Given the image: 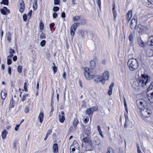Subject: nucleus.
<instances>
[{
	"label": "nucleus",
	"instance_id": "f257e3e1",
	"mask_svg": "<svg viewBox=\"0 0 153 153\" xmlns=\"http://www.w3.org/2000/svg\"><path fill=\"white\" fill-rule=\"evenodd\" d=\"M150 81V77L146 74H142L137 80L138 85L144 87Z\"/></svg>",
	"mask_w": 153,
	"mask_h": 153
},
{
	"label": "nucleus",
	"instance_id": "f03ea898",
	"mask_svg": "<svg viewBox=\"0 0 153 153\" xmlns=\"http://www.w3.org/2000/svg\"><path fill=\"white\" fill-rule=\"evenodd\" d=\"M128 65L129 70L132 71L136 70L138 68V62L137 60L132 58L130 59L128 62Z\"/></svg>",
	"mask_w": 153,
	"mask_h": 153
},
{
	"label": "nucleus",
	"instance_id": "7ed1b4c3",
	"mask_svg": "<svg viewBox=\"0 0 153 153\" xmlns=\"http://www.w3.org/2000/svg\"><path fill=\"white\" fill-rule=\"evenodd\" d=\"M84 75L86 78L88 80H90L96 76V75L94 74L93 70L92 68H89L88 67L85 68Z\"/></svg>",
	"mask_w": 153,
	"mask_h": 153
},
{
	"label": "nucleus",
	"instance_id": "20e7f679",
	"mask_svg": "<svg viewBox=\"0 0 153 153\" xmlns=\"http://www.w3.org/2000/svg\"><path fill=\"white\" fill-rule=\"evenodd\" d=\"M109 76V74L108 71H105L103 74L102 76H99L97 78L98 80L101 82L102 83H104L105 80H107L108 79Z\"/></svg>",
	"mask_w": 153,
	"mask_h": 153
},
{
	"label": "nucleus",
	"instance_id": "39448f33",
	"mask_svg": "<svg viewBox=\"0 0 153 153\" xmlns=\"http://www.w3.org/2000/svg\"><path fill=\"white\" fill-rule=\"evenodd\" d=\"M140 113L142 115L145 117H148L150 116L151 114V111L144 108L143 109L140 110Z\"/></svg>",
	"mask_w": 153,
	"mask_h": 153
},
{
	"label": "nucleus",
	"instance_id": "423d86ee",
	"mask_svg": "<svg viewBox=\"0 0 153 153\" xmlns=\"http://www.w3.org/2000/svg\"><path fill=\"white\" fill-rule=\"evenodd\" d=\"M138 107L140 110L143 109L144 108V103L145 102L144 100L142 99H139L137 100L136 102Z\"/></svg>",
	"mask_w": 153,
	"mask_h": 153
},
{
	"label": "nucleus",
	"instance_id": "0eeeda50",
	"mask_svg": "<svg viewBox=\"0 0 153 153\" xmlns=\"http://www.w3.org/2000/svg\"><path fill=\"white\" fill-rule=\"evenodd\" d=\"M138 32L139 33H141L143 32L146 29V27L140 24H138L136 27Z\"/></svg>",
	"mask_w": 153,
	"mask_h": 153
},
{
	"label": "nucleus",
	"instance_id": "6e6552de",
	"mask_svg": "<svg viewBox=\"0 0 153 153\" xmlns=\"http://www.w3.org/2000/svg\"><path fill=\"white\" fill-rule=\"evenodd\" d=\"M58 117L60 122L62 123H63L65 120L64 112L61 111V113H59Z\"/></svg>",
	"mask_w": 153,
	"mask_h": 153
},
{
	"label": "nucleus",
	"instance_id": "1a4fd4ad",
	"mask_svg": "<svg viewBox=\"0 0 153 153\" xmlns=\"http://www.w3.org/2000/svg\"><path fill=\"white\" fill-rule=\"evenodd\" d=\"M79 145L77 142L76 141L73 142V143L71 146L70 149L72 150H75V149H79Z\"/></svg>",
	"mask_w": 153,
	"mask_h": 153
},
{
	"label": "nucleus",
	"instance_id": "9d476101",
	"mask_svg": "<svg viewBox=\"0 0 153 153\" xmlns=\"http://www.w3.org/2000/svg\"><path fill=\"white\" fill-rule=\"evenodd\" d=\"M1 12L2 14L6 15L10 13V10L7 7H4L3 9H1Z\"/></svg>",
	"mask_w": 153,
	"mask_h": 153
},
{
	"label": "nucleus",
	"instance_id": "9b49d317",
	"mask_svg": "<svg viewBox=\"0 0 153 153\" xmlns=\"http://www.w3.org/2000/svg\"><path fill=\"white\" fill-rule=\"evenodd\" d=\"M86 149L88 150L91 151L93 150L94 147L92 144L91 141L89 143H87L85 145Z\"/></svg>",
	"mask_w": 153,
	"mask_h": 153
},
{
	"label": "nucleus",
	"instance_id": "f8f14e48",
	"mask_svg": "<svg viewBox=\"0 0 153 153\" xmlns=\"http://www.w3.org/2000/svg\"><path fill=\"white\" fill-rule=\"evenodd\" d=\"M101 142V140L100 138L97 137H95L93 141V143L95 146H98L100 144Z\"/></svg>",
	"mask_w": 153,
	"mask_h": 153
},
{
	"label": "nucleus",
	"instance_id": "ddd939ff",
	"mask_svg": "<svg viewBox=\"0 0 153 153\" xmlns=\"http://www.w3.org/2000/svg\"><path fill=\"white\" fill-rule=\"evenodd\" d=\"M146 55L148 57H152L153 56V50L151 49H147L146 52Z\"/></svg>",
	"mask_w": 153,
	"mask_h": 153
},
{
	"label": "nucleus",
	"instance_id": "4468645a",
	"mask_svg": "<svg viewBox=\"0 0 153 153\" xmlns=\"http://www.w3.org/2000/svg\"><path fill=\"white\" fill-rule=\"evenodd\" d=\"M52 149L53 153H58V146L57 143H54L53 144Z\"/></svg>",
	"mask_w": 153,
	"mask_h": 153
},
{
	"label": "nucleus",
	"instance_id": "2eb2a0df",
	"mask_svg": "<svg viewBox=\"0 0 153 153\" xmlns=\"http://www.w3.org/2000/svg\"><path fill=\"white\" fill-rule=\"evenodd\" d=\"M1 96L2 100H5L7 97V92L5 89L1 91Z\"/></svg>",
	"mask_w": 153,
	"mask_h": 153
},
{
	"label": "nucleus",
	"instance_id": "dca6fc26",
	"mask_svg": "<svg viewBox=\"0 0 153 153\" xmlns=\"http://www.w3.org/2000/svg\"><path fill=\"white\" fill-rule=\"evenodd\" d=\"M132 16V11L131 10H129L126 15V19L128 22L131 19Z\"/></svg>",
	"mask_w": 153,
	"mask_h": 153
},
{
	"label": "nucleus",
	"instance_id": "f3484780",
	"mask_svg": "<svg viewBox=\"0 0 153 153\" xmlns=\"http://www.w3.org/2000/svg\"><path fill=\"white\" fill-rule=\"evenodd\" d=\"M84 130L85 131V132L87 134V135L90 134L91 128L89 126L86 125L85 126Z\"/></svg>",
	"mask_w": 153,
	"mask_h": 153
},
{
	"label": "nucleus",
	"instance_id": "a211bd4d",
	"mask_svg": "<svg viewBox=\"0 0 153 153\" xmlns=\"http://www.w3.org/2000/svg\"><path fill=\"white\" fill-rule=\"evenodd\" d=\"M44 114L43 112H40L38 118L39 120V122L40 123H42L43 121L44 117Z\"/></svg>",
	"mask_w": 153,
	"mask_h": 153
},
{
	"label": "nucleus",
	"instance_id": "6ab92c4d",
	"mask_svg": "<svg viewBox=\"0 0 153 153\" xmlns=\"http://www.w3.org/2000/svg\"><path fill=\"white\" fill-rule=\"evenodd\" d=\"M20 8L19 9V11L21 13H23L25 9V4L24 1H23L22 3L20 4Z\"/></svg>",
	"mask_w": 153,
	"mask_h": 153
},
{
	"label": "nucleus",
	"instance_id": "aec40b11",
	"mask_svg": "<svg viewBox=\"0 0 153 153\" xmlns=\"http://www.w3.org/2000/svg\"><path fill=\"white\" fill-rule=\"evenodd\" d=\"M138 42L139 45L142 47H144L146 45V43L143 42L140 37L138 38Z\"/></svg>",
	"mask_w": 153,
	"mask_h": 153
},
{
	"label": "nucleus",
	"instance_id": "412c9836",
	"mask_svg": "<svg viewBox=\"0 0 153 153\" xmlns=\"http://www.w3.org/2000/svg\"><path fill=\"white\" fill-rule=\"evenodd\" d=\"M114 84L113 82L110 84L109 87V89L108 91V94L109 95H111L112 94V88Z\"/></svg>",
	"mask_w": 153,
	"mask_h": 153
},
{
	"label": "nucleus",
	"instance_id": "4be33fe9",
	"mask_svg": "<svg viewBox=\"0 0 153 153\" xmlns=\"http://www.w3.org/2000/svg\"><path fill=\"white\" fill-rule=\"evenodd\" d=\"M115 4L114 3H113V15L114 16V19H115L117 15V13H116V10L115 9Z\"/></svg>",
	"mask_w": 153,
	"mask_h": 153
},
{
	"label": "nucleus",
	"instance_id": "5701e85b",
	"mask_svg": "<svg viewBox=\"0 0 153 153\" xmlns=\"http://www.w3.org/2000/svg\"><path fill=\"white\" fill-rule=\"evenodd\" d=\"M132 21H131L130 23V27L131 29L133 30H135L136 27V25L137 24V22H135V25L134 24V23L132 22Z\"/></svg>",
	"mask_w": 153,
	"mask_h": 153
},
{
	"label": "nucleus",
	"instance_id": "b1692460",
	"mask_svg": "<svg viewBox=\"0 0 153 153\" xmlns=\"http://www.w3.org/2000/svg\"><path fill=\"white\" fill-rule=\"evenodd\" d=\"M148 43L150 46L153 45V36H152L149 37Z\"/></svg>",
	"mask_w": 153,
	"mask_h": 153
},
{
	"label": "nucleus",
	"instance_id": "393cba45",
	"mask_svg": "<svg viewBox=\"0 0 153 153\" xmlns=\"http://www.w3.org/2000/svg\"><path fill=\"white\" fill-rule=\"evenodd\" d=\"M83 142L85 143V145L87 143H89L91 141V140L88 137H86L84 138L83 139Z\"/></svg>",
	"mask_w": 153,
	"mask_h": 153
},
{
	"label": "nucleus",
	"instance_id": "a878e982",
	"mask_svg": "<svg viewBox=\"0 0 153 153\" xmlns=\"http://www.w3.org/2000/svg\"><path fill=\"white\" fill-rule=\"evenodd\" d=\"M79 23H75L72 25L71 28L76 30L78 27L79 26Z\"/></svg>",
	"mask_w": 153,
	"mask_h": 153
},
{
	"label": "nucleus",
	"instance_id": "bb28decb",
	"mask_svg": "<svg viewBox=\"0 0 153 153\" xmlns=\"http://www.w3.org/2000/svg\"><path fill=\"white\" fill-rule=\"evenodd\" d=\"M93 113V111H92L91 108H88L86 111V114L88 115L89 117H90V115L92 114Z\"/></svg>",
	"mask_w": 153,
	"mask_h": 153
},
{
	"label": "nucleus",
	"instance_id": "cd10ccee",
	"mask_svg": "<svg viewBox=\"0 0 153 153\" xmlns=\"http://www.w3.org/2000/svg\"><path fill=\"white\" fill-rule=\"evenodd\" d=\"M7 133V131L6 130H4L2 131L1 135L3 139H4L6 138Z\"/></svg>",
	"mask_w": 153,
	"mask_h": 153
},
{
	"label": "nucleus",
	"instance_id": "c85d7f7f",
	"mask_svg": "<svg viewBox=\"0 0 153 153\" xmlns=\"http://www.w3.org/2000/svg\"><path fill=\"white\" fill-rule=\"evenodd\" d=\"M11 35L10 32H8L7 34L6 37L8 41L9 42H10L11 41Z\"/></svg>",
	"mask_w": 153,
	"mask_h": 153
},
{
	"label": "nucleus",
	"instance_id": "c756f323",
	"mask_svg": "<svg viewBox=\"0 0 153 153\" xmlns=\"http://www.w3.org/2000/svg\"><path fill=\"white\" fill-rule=\"evenodd\" d=\"M33 8L34 10H36L37 8V0H34L33 4Z\"/></svg>",
	"mask_w": 153,
	"mask_h": 153
},
{
	"label": "nucleus",
	"instance_id": "7c9ffc66",
	"mask_svg": "<svg viewBox=\"0 0 153 153\" xmlns=\"http://www.w3.org/2000/svg\"><path fill=\"white\" fill-rule=\"evenodd\" d=\"M10 54L8 56V58H11L12 57L13 55V53H15V51L14 50L12 49H10Z\"/></svg>",
	"mask_w": 153,
	"mask_h": 153
},
{
	"label": "nucleus",
	"instance_id": "2f4dec72",
	"mask_svg": "<svg viewBox=\"0 0 153 153\" xmlns=\"http://www.w3.org/2000/svg\"><path fill=\"white\" fill-rule=\"evenodd\" d=\"M79 123L78 120L77 118H75L74 119L73 122V126L75 127L76 128L77 125Z\"/></svg>",
	"mask_w": 153,
	"mask_h": 153
},
{
	"label": "nucleus",
	"instance_id": "473e14b6",
	"mask_svg": "<svg viewBox=\"0 0 153 153\" xmlns=\"http://www.w3.org/2000/svg\"><path fill=\"white\" fill-rule=\"evenodd\" d=\"M148 98L150 102L153 103V92L150 94V96H149Z\"/></svg>",
	"mask_w": 153,
	"mask_h": 153
},
{
	"label": "nucleus",
	"instance_id": "72a5a7b5",
	"mask_svg": "<svg viewBox=\"0 0 153 153\" xmlns=\"http://www.w3.org/2000/svg\"><path fill=\"white\" fill-rule=\"evenodd\" d=\"M90 66L92 68H94L96 66V63L93 60H92L90 62Z\"/></svg>",
	"mask_w": 153,
	"mask_h": 153
},
{
	"label": "nucleus",
	"instance_id": "f704fd0d",
	"mask_svg": "<svg viewBox=\"0 0 153 153\" xmlns=\"http://www.w3.org/2000/svg\"><path fill=\"white\" fill-rule=\"evenodd\" d=\"M29 84L27 82H25L24 83V91L26 92H27L28 91V89H27V86Z\"/></svg>",
	"mask_w": 153,
	"mask_h": 153
},
{
	"label": "nucleus",
	"instance_id": "c9c22d12",
	"mask_svg": "<svg viewBox=\"0 0 153 153\" xmlns=\"http://www.w3.org/2000/svg\"><path fill=\"white\" fill-rule=\"evenodd\" d=\"M29 94H26L24 95L23 96V97L21 99V101H24L26 100L27 97H29Z\"/></svg>",
	"mask_w": 153,
	"mask_h": 153
},
{
	"label": "nucleus",
	"instance_id": "e433bc0d",
	"mask_svg": "<svg viewBox=\"0 0 153 153\" xmlns=\"http://www.w3.org/2000/svg\"><path fill=\"white\" fill-rule=\"evenodd\" d=\"M131 21H132V22H133V23H134V24L135 25V22H137V16H136V15L134 16L133 17V19L131 20Z\"/></svg>",
	"mask_w": 153,
	"mask_h": 153
},
{
	"label": "nucleus",
	"instance_id": "4c0bfd02",
	"mask_svg": "<svg viewBox=\"0 0 153 153\" xmlns=\"http://www.w3.org/2000/svg\"><path fill=\"white\" fill-rule=\"evenodd\" d=\"M53 64L54 65V66L53 67V71L54 74H55L57 71V68L55 66V64L54 63H53Z\"/></svg>",
	"mask_w": 153,
	"mask_h": 153
},
{
	"label": "nucleus",
	"instance_id": "58836bf2",
	"mask_svg": "<svg viewBox=\"0 0 153 153\" xmlns=\"http://www.w3.org/2000/svg\"><path fill=\"white\" fill-rule=\"evenodd\" d=\"M97 128L98 131L100 135H101V136L102 137H103V135L102 134V131L100 129V127L99 125H98L97 126Z\"/></svg>",
	"mask_w": 153,
	"mask_h": 153
},
{
	"label": "nucleus",
	"instance_id": "ea45409f",
	"mask_svg": "<svg viewBox=\"0 0 153 153\" xmlns=\"http://www.w3.org/2000/svg\"><path fill=\"white\" fill-rule=\"evenodd\" d=\"M52 132V130H48V131L47 133V134L46 135V136H45V137L44 138V140H46L47 138L48 137V136Z\"/></svg>",
	"mask_w": 153,
	"mask_h": 153
},
{
	"label": "nucleus",
	"instance_id": "a19ab883",
	"mask_svg": "<svg viewBox=\"0 0 153 153\" xmlns=\"http://www.w3.org/2000/svg\"><path fill=\"white\" fill-rule=\"evenodd\" d=\"M106 153H114V152L112 148H108L107 149V152Z\"/></svg>",
	"mask_w": 153,
	"mask_h": 153
},
{
	"label": "nucleus",
	"instance_id": "79ce46f5",
	"mask_svg": "<svg viewBox=\"0 0 153 153\" xmlns=\"http://www.w3.org/2000/svg\"><path fill=\"white\" fill-rule=\"evenodd\" d=\"M8 0H3L1 2V4H4V5H8Z\"/></svg>",
	"mask_w": 153,
	"mask_h": 153
},
{
	"label": "nucleus",
	"instance_id": "37998d69",
	"mask_svg": "<svg viewBox=\"0 0 153 153\" xmlns=\"http://www.w3.org/2000/svg\"><path fill=\"white\" fill-rule=\"evenodd\" d=\"M17 70L18 71V72L20 74L22 72V67L21 65H19L18 66L17 68Z\"/></svg>",
	"mask_w": 153,
	"mask_h": 153
},
{
	"label": "nucleus",
	"instance_id": "c03bdc74",
	"mask_svg": "<svg viewBox=\"0 0 153 153\" xmlns=\"http://www.w3.org/2000/svg\"><path fill=\"white\" fill-rule=\"evenodd\" d=\"M40 29L41 30H43L44 28V25L43 23L42 22H40L39 24Z\"/></svg>",
	"mask_w": 153,
	"mask_h": 153
},
{
	"label": "nucleus",
	"instance_id": "a18cd8bd",
	"mask_svg": "<svg viewBox=\"0 0 153 153\" xmlns=\"http://www.w3.org/2000/svg\"><path fill=\"white\" fill-rule=\"evenodd\" d=\"M152 89H153V82L151 83L148 88L147 91H149Z\"/></svg>",
	"mask_w": 153,
	"mask_h": 153
},
{
	"label": "nucleus",
	"instance_id": "49530a36",
	"mask_svg": "<svg viewBox=\"0 0 153 153\" xmlns=\"http://www.w3.org/2000/svg\"><path fill=\"white\" fill-rule=\"evenodd\" d=\"M124 117L125 118V119H126L125 122V127H126V123H127L128 122V121L129 120L128 119V116L127 114H125Z\"/></svg>",
	"mask_w": 153,
	"mask_h": 153
},
{
	"label": "nucleus",
	"instance_id": "de8ad7c7",
	"mask_svg": "<svg viewBox=\"0 0 153 153\" xmlns=\"http://www.w3.org/2000/svg\"><path fill=\"white\" fill-rule=\"evenodd\" d=\"M124 105L125 110L126 111V112L127 113H128V108H127V104L126 103V100L125 99H124Z\"/></svg>",
	"mask_w": 153,
	"mask_h": 153
},
{
	"label": "nucleus",
	"instance_id": "09e8293b",
	"mask_svg": "<svg viewBox=\"0 0 153 153\" xmlns=\"http://www.w3.org/2000/svg\"><path fill=\"white\" fill-rule=\"evenodd\" d=\"M40 38L41 39H45L46 38V35L45 33H42L40 35Z\"/></svg>",
	"mask_w": 153,
	"mask_h": 153
},
{
	"label": "nucleus",
	"instance_id": "8fccbe9b",
	"mask_svg": "<svg viewBox=\"0 0 153 153\" xmlns=\"http://www.w3.org/2000/svg\"><path fill=\"white\" fill-rule=\"evenodd\" d=\"M46 42L45 40H43L40 42V45L42 47H44L45 45Z\"/></svg>",
	"mask_w": 153,
	"mask_h": 153
},
{
	"label": "nucleus",
	"instance_id": "3c124183",
	"mask_svg": "<svg viewBox=\"0 0 153 153\" xmlns=\"http://www.w3.org/2000/svg\"><path fill=\"white\" fill-rule=\"evenodd\" d=\"M80 17L79 16H76L73 18V20L74 21H77L80 19Z\"/></svg>",
	"mask_w": 153,
	"mask_h": 153
},
{
	"label": "nucleus",
	"instance_id": "603ef678",
	"mask_svg": "<svg viewBox=\"0 0 153 153\" xmlns=\"http://www.w3.org/2000/svg\"><path fill=\"white\" fill-rule=\"evenodd\" d=\"M84 123L85 124L87 123L89 121V118L87 116L85 118H84Z\"/></svg>",
	"mask_w": 153,
	"mask_h": 153
},
{
	"label": "nucleus",
	"instance_id": "864d4df0",
	"mask_svg": "<svg viewBox=\"0 0 153 153\" xmlns=\"http://www.w3.org/2000/svg\"><path fill=\"white\" fill-rule=\"evenodd\" d=\"M75 30H74L73 29H71V34L72 36H74V35Z\"/></svg>",
	"mask_w": 153,
	"mask_h": 153
},
{
	"label": "nucleus",
	"instance_id": "5fc2aeb1",
	"mask_svg": "<svg viewBox=\"0 0 153 153\" xmlns=\"http://www.w3.org/2000/svg\"><path fill=\"white\" fill-rule=\"evenodd\" d=\"M128 39L131 42L133 40V37L132 33H131L128 36Z\"/></svg>",
	"mask_w": 153,
	"mask_h": 153
},
{
	"label": "nucleus",
	"instance_id": "6e6d98bb",
	"mask_svg": "<svg viewBox=\"0 0 153 153\" xmlns=\"http://www.w3.org/2000/svg\"><path fill=\"white\" fill-rule=\"evenodd\" d=\"M23 18L24 21H26L27 19V16L26 14H25L23 15Z\"/></svg>",
	"mask_w": 153,
	"mask_h": 153
},
{
	"label": "nucleus",
	"instance_id": "4d7b16f0",
	"mask_svg": "<svg viewBox=\"0 0 153 153\" xmlns=\"http://www.w3.org/2000/svg\"><path fill=\"white\" fill-rule=\"evenodd\" d=\"M60 3V0H54V4L55 5L59 4Z\"/></svg>",
	"mask_w": 153,
	"mask_h": 153
},
{
	"label": "nucleus",
	"instance_id": "13d9d810",
	"mask_svg": "<svg viewBox=\"0 0 153 153\" xmlns=\"http://www.w3.org/2000/svg\"><path fill=\"white\" fill-rule=\"evenodd\" d=\"M59 9V8L58 7H54L53 8V10L55 12L58 11Z\"/></svg>",
	"mask_w": 153,
	"mask_h": 153
},
{
	"label": "nucleus",
	"instance_id": "bf43d9fd",
	"mask_svg": "<svg viewBox=\"0 0 153 153\" xmlns=\"http://www.w3.org/2000/svg\"><path fill=\"white\" fill-rule=\"evenodd\" d=\"M14 107V104L13 102L10 101V108H12Z\"/></svg>",
	"mask_w": 153,
	"mask_h": 153
},
{
	"label": "nucleus",
	"instance_id": "052dcab7",
	"mask_svg": "<svg viewBox=\"0 0 153 153\" xmlns=\"http://www.w3.org/2000/svg\"><path fill=\"white\" fill-rule=\"evenodd\" d=\"M9 58H7V64L8 65H10L12 63V60L11 59H9Z\"/></svg>",
	"mask_w": 153,
	"mask_h": 153
},
{
	"label": "nucleus",
	"instance_id": "680f3d73",
	"mask_svg": "<svg viewBox=\"0 0 153 153\" xmlns=\"http://www.w3.org/2000/svg\"><path fill=\"white\" fill-rule=\"evenodd\" d=\"M90 108H91L92 111H93V112H94V111H97V108L95 107H93Z\"/></svg>",
	"mask_w": 153,
	"mask_h": 153
},
{
	"label": "nucleus",
	"instance_id": "e2e57ef3",
	"mask_svg": "<svg viewBox=\"0 0 153 153\" xmlns=\"http://www.w3.org/2000/svg\"><path fill=\"white\" fill-rule=\"evenodd\" d=\"M57 16V14L56 13H54L53 14V17L54 19H56Z\"/></svg>",
	"mask_w": 153,
	"mask_h": 153
},
{
	"label": "nucleus",
	"instance_id": "0e129e2a",
	"mask_svg": "<svg viewBox=\"0 0 153 153\" xmlns=\"http://www.w3.org/2000/svg\"><path fill=\"white\" fill-rule=\"evenodd\" d=\"M20 126V124L17 125H16V127H15V131H17L18 130Z\"/></svg>",
	"mask_w": 153,
	"mask_h": 153
},
{
	"label": "nucleus",
	"instance_id": "69168bd1",
	"mask_svg": "<svg viewBox=\"0 0 153 153\" xmlns=\"http://www.w3.org/2000/svg\"><path fill=\"white\" fill-rule=\"evenodd\" d=\"M8 73L10 74H11V68L10 66L8 67Z\"/></svg>",
	"mask_w": 153,
	"mask_h": 153
},
{
	"label": "nucleus",
	"instance_id": "338daca9",
	"mask_svg": "<svg viewBox=\"0 0 153 153\" xmlns=\"http://www.w3.org/2000/svg\"><path fill=\"white\" fill-rule=\"evenodd\" d=\"M25 112L26 113H27L29 111V108H25Z\"/></svg>",
	"mask_w": 153,
	"mask_h": 153
},
{
	"label": "nucleus",
	"instance_id": "774afa93",
	"mask_svg": "<svg viewBox=\"0 0 153 153\" xmlns=\"http://www.w3.org/2000/svg\"><path fill=\"white\" fill-rule=\"evenodd\" d=\"M137 153H142V152H141L140 150V148H139V146H137Z\"/></svg>",
	"mask_w": 153,
	"mask_h": 153
}]
</instances>
